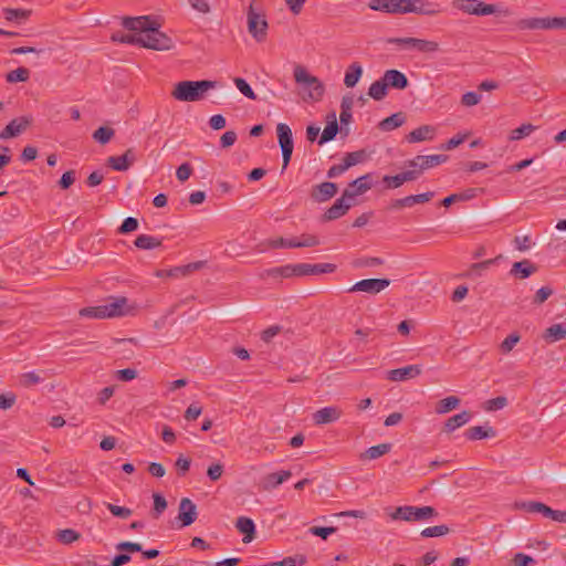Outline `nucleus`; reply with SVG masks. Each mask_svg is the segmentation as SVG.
<instances>
[{
    "label": "nucleus",
    "instance_id": "40",
    "mask_svg": "<svg viewBox=\"0 0 566 566\" xmlns=\"http://www.w3.org/2000/svg\"><path fill=\"white\" fill-rule=\"evenodd\" d=\"M115 130L107 126H102L93 133V138L102 145L107 144L114 136Z\"/></svg>",
    "mask_w": 566,
    "mask_h": 566
},
{
    "label": "nucleus",
    "instance_id": "57",
    "mask_svg": "<svg viewBox=\"0 0 566 566\" xmlns=\"http://www.w3.org/2000/svg\"><path fill=\"white\" fill-rule=\"evenodd\" d=\"M138 228V220L133 217L126 218L120 224L118 232L122 234L133 232Z\"/></svg>",
    "mask_w": 566,
    "mask_h": 566
},
{
    "label": "nucleus",
    "instance_id": "61",
    "mask_svg": "<svg viewBox=\"0 0 566 566\" xmlns=\"http://www.w3.org/2000/svg\"><path fill=\"white\" fill-rule=\"evenodd\" d=\"M280 268V277L283 279H290L293 276H298V268L297 264H286L279 266Z\"/></svg>",
    "mask_w": 566,
    "mask_h": 566
},
{
    "label": "nucleus",
    "instance_id": "63",
    "mask_svg": "<svg viewBox=\"0 0 566 566\" xmlns=\"http://www.w3.org/2000/svg\"><path fill=\"white\" fill-rule=\"evenodd\" d=\"M223 474V465L221 463H213L207 470V475L211 481H218Z\"/></svg>",
    "mask_w": 566,
    "mask_h": 566
},
{
    "label": "nucleus",
    "instance_id": "22",
    "mask_svg": "<svg viewBox=\"0 0 566 566\" xmlns=\"http://www.w3.org/2000/svg\"><path fill=\"white\" fill-rule=\"evenodd\" d=\"M436 127L431 125H422L412 132H410L407 136V140L409 143H420L424 140H432L436 136Z\"/></svg>",
    "mask_w": 566,
    "mask_h": 566
},
{
    "label": "nucleus",
    "instance_id": "13",
    "mask_svg": "<svg viewBox=\"0 0 566 566\" xmlns=\"http://www.w3.org/2000/svg\"><path fill=\"white\" fill-rule=\"evenodd\" d=\"M353 206H355V202L349 200L343 193L342 197L336 199V201L325 211V213L323 214V220H336L343 217Z\"/></svg>",
    "mask_w": 566,
    "mask_h": 566
},
{
    "label": "nucleus",
    "instance_id": "43",
    "mask_svg": "<svg viewBox=\"0 0 566 566\" xmlns=\"http://www.w3.org/2000/svg\"><path fill=\"white\" fill-rule=\"evenodd\" d=\"M133 33L124 34V33H114L112 35V40L114 42L119 43H128V44H137L139 45V41L142 40L139 38V31H132Z\"/></svg>",
    "mask_w": 566,
    "mask_h": 566
},
{
    "label": "nucleus",
    "instance_id": "58",
    "mask_svg": "<svg viewBox=\"0 0 566 566\" xmlns=\"http://www.w3.org/2000/svg\"><path fill=\"white\" fill-rule=\"evenodd\" d=\"M116 549L119 552H125L127 554L143 552L142 545L134 542H120L116 544Z\"/></svg>",
    "mask_w": 566,
    "mask_h": 566
},
{
    "label": "nucleus",
    "instance_id": "7",
    "mask_svg": "<svg viewBox=\"0 0 566 566\" xmlns=\"http://www.w3.org/2000/svg\"><path fill=\"white\" fill-rule=\"evenodd\" d=\"M452 7L467 14L479 17L490 15L496 12L494 4L484 3L479 0H453Z\"/></svg>",
    "mask_w": 566,
    "mask_h": 566
},
{
    "label": "nucleus",
    "instance_id": "41",
    "mask_svg": "<svg viewBox=\"0 0 566 566\" xmlns=\"http://www.w3.org/2000/svg\"><path fill=\"white\" fill-rule=\"evenodd\" d=\"M43 379L40 377L39 374H36L35 371H28V373H23L19 376V384L24 387V388H29V387H32L34 385H38L42 381Z\"/></svg>",
    "mask_w": 566,
    "mask_h": 566
},
{
    "label": "nucleus",
    "instance_id": "38",
    "mask_svg": "<svg viewBox=\"0 0 566 566\" xmlns=\"http://www.w3.org/2000/svg\"><path fill=\"white\" fill-rule=\"evenodd\" d=\"M32 116H21L18 118H13L9 125H13L12 129L14 132V136H19L22 134L31 124H32Z\"/></svg>",
    "mask_w": 566,
    "mask_h": 566
},
{
    "label": "nucleus",
    "instance_id": "44",
    "mask_svg": "<svg viewBox=\"0 0 566 566\" xmlns=\"http://www.w3.org/2000/svg\"><path fill=\"white\" fill-rule=\"evenodd\" d=\"M365 159H366V153H365V150L361 149V150H357V151L347 153L343 159V163L345 164V166L348 169L357 164L363 163Z\"/></svg>",
    "mask_w": 566,
    "mask_h": 566
},
{
    "label": "nucleus",
    "instance_id": "59",
    "mask_svg": "<svg viewBox=\"0 0 566 566\" xmlns=\"http://www.w3.org/2000/svg\"><path fill=\"white\" fill-rule=\"evenodd\" d=\"M513 566H532L536 560L523 553H516L512 559Z\"/></svg>",
    "mask_w": 566,
    "mask_h": 566
},
{
    "label": "nucleus",
    "instance_id": "60",
    "mask_svg": "<svg viewBox=\"0 0 566 566\" xmlns=\"http://www.w3.org/2000/svg\"><path fill=\"white\" fill-rule=\"evenodd\" d=\"M469 136V133H463V134H458L455 136H453L452 138H450L443 146L442 148L444 150H451V149H454L455 147H458L459 145H461Z\"/></svg>",
    "mask_w": 566,
    "mask_h": 566
},
{
    "label": "nucleus",
    "instance_id": "36",
    "mask_svg": "<svg viewBox=\"0 0 566 566\" xmlns=\"http://www.w3.org/2000/svg\"><path fill=\"white\" fill-rule=\"evenodd\" d=\"M460 405V399L457 396H449L441 399L436 406V412L439 415L447 413L455 409Z\"/></svg>",
    "mask_w": 566,
    "mask_h": 566
},
{
    "label": "nucleus",
    "instance_id": "31",
    "mask_svg": "<svg viewBox=\"0 0 566 566\" xmlns=\"http://www.w3.org/2000/svg\"><path fill=\"white\" fill-rule=\"evenodd\" d=\"M361 75H363L361 65L357 62H354L348 66L346 73H345L344 84L347 87H354L358 83Z\"/></svg>",
    "mask_w": 566,
    "mask_h": 566
},
{
    "label": "nucleus",
    "instance_id": "24",
    "mask_svg": "<svg viewBox=\"0 0 566 566\" xmlns=\"http://www.w3.org/2000/svg\"><path fill=\"white\" fill-rule=\"evenodd\" d=\"M516 27L520 30H548L549 17L521 19L516 22Z\"/></svg>",
    "mask_w": 566,
    "mask_h": 566
},
{
    "label": "nucleus",
    "instance_id": "29",
    "mask_svg": "<svg viewBox=\"0 0 566 566\" xmlns=\"http://www.w3.org/2000/svg\"><path fill=\"white\" fill-rule=\"evenodd\" d=\"M405 122H406L405 114L399 112V113H395V114L386 117L385 119H382L379 123L378 127L384 132H390V130L403 125Z\"/></svg>",
    "mask_w": 566,
    "mask_h": 566
},
{
    "label": "nucleus",
    "instance_id": "52",
    "mask_svg": "<svg viewBox=\"0 0 566 566\" xmlns=\"http://www.w3.org/2000/svg\"><path fill=\"white\" fill-rule=\"evenodd\" d=\"M521 337L518 334L513 333L509 335L500 345V349L503 354H509L514 346L520 342Z\"/></svg>",
    "mask_w": 566,
    "mask_h": 566
},
{
    "label": "nucleus",
    "instance_id": "56",
    "mask_svg": "<svg viewBox=\"0 0 566 566\" xmlns=\"http://www.w3.org/2000/svg\"><path fill=\"white\" fill-rule=\"evenodd\" d=\"M482 96L475 92H467L461 97V104L467 107L478 105Z\"/></svg>",
    "mask_w": 566,
    "mask_h": 566
},
{
    "label": "nucleus",
    "instance_id": "45",
    "mask_svg": "<svg viewBox=\"0 0 566 566\" xmlns=\"http://www.w3.org/2000/svg\"><path fill=\"white\" fill-rule=\"evenodd\" d=\"M80 316L103 319L105 318V312L103 311V305L84 307L78 312Z\"/></svg>",
    "mask_w": 566,
    "mask_h": 566
},
{
    "label": "nucleus",
    "instance_id": "53",
    "mask_svg": "<svg viewBox=\"0 0 566 566\" xmlns=\"http://www.w3.org/2000/svg\"><path fill=\"white\" fill-rule=\"evenodd\" d=\"M107 165L116 171L128 170V165L123 156H111L107 158Z\"/></svg>",
    "mask_w": 566,
    "mask_h": 566
},
{
    "label": "nucleus",
    "instance_id": "62",
    "mask_svg": "<svg viewBox=\"0 0 566 566\" xmlns=\"http://www.w3.org/2000/svg\"><path fill=\"white\" fill-rule=\"evenodd\" d=\"M192 174V167L188 163L181 164L176 171L179 181L185 182Z\"/></svg>",
    "mask_w": 566,
    "mask_h": 566
},
{
    "label": "nucleus",
    "instance_id": "64",
    "mask_svg": "<svg viewBox=\"0 0 566 566\" xmlns=\"http://www.w3.org/2000/svg\"><path fill=\"white\" fill-rule=\"evenodd\" d=\"M280 566H302L305 563L304 556H289L277 562Z\"/></svg>",
    "mask_w": 566,
    "mask_h": 566
},
{
    "label": "nucleus",
    "instance_id": "39",
    "mask_svg": "<svg viewBox=\"0 0 566 566\" xmlns=\"http://www.w3.org/2000/svg\"><path fill=\"white\" fill-rule=\"evenodd\" d=\"M30 77V71L27 67H18L6 75L9 83L27 82Z\"/></svg>",
    "mask_w": 566,
    "mask_h": 566
},
{
    "label": "nucleus",
    "instance_id": "49",
    "mask_svg": "<svg viewBox=\"0 0 566 566\" xmlns=\"http://www.w3.org/2000/svg\"><path fill=\"white\" fill-rule=\"evenodd\" d=\"M507 405V399L504 396L489 399L484 402V409L486 411H496L503 409Z\"/></svg>",
    "mask_w": 566,
    "mask_h": 566
},
{
    "label": "nucleus",
    "instance_id": "19",
    "mask_svg": "<svg viewBox=\"0 0 566 566\" xmlns=\"http://www.w3.org/2000/svg\"><path fill=\"white\" fill-rule=\"evenodd\" d=\"M342 413L343 412L338 407H324L313 413V420L315 424L331 423L338 420Z\"/></svg>",
    "mask_w": 566,
    "mask_h": 566
},
{
    "label": "nucleus",
    "instance_id": "48",
    "mask_svg": "<svg viewBox=\"0 0 566 566\" xmlns=\"http://www.w3.org/2000/svg\"><path fill=\"white\" fill-rule=\"evenodd\" d=\"M450 532L449 527L447 525H437L431 526L422 530L421 536L422 537H438L447 535Z\"/></svg>",
    "mask_w": 566,
    "mask_h": 566
},
{
    "label": "nucleus",
    "instance_id": "16",
    "mask_svg": "<svg viewBox=\"0 0 566 566\" xmlns=\"http://www.w3.org/2000/svg\"><path fill=\"white\" fill-rule=\"evenodd\" d=\"M422 367L420 365H408L401 368L391 369L387 373V379L390 381H406L421 375Z\"/></svg>",
    "mask_w": 566,
    "mask_h": 566
},
{
    "label": "nucleus",
    "instance_id": "27",
    "mask_svg": "<svg viewBox=\"0 0 566 566\" xmlns=\"http://www.w3.org/2000/svg\"><path fill=\"white\" fill-rule=\"evenodd\" d=\"M471 419V412L464 410L458 415L450 417L443 426V431L447 433L453 432L455 429L464 426Z\"/></svg>",
    "mask_w": 566,
    "mask_h": 566
},
{
    "label": "nucleus",
    "instance_id": "1",
    "mask_svg": "<svg viewBox=\"0 0 566 566\" xmlns=\"http://www.w3.org/2000/svg\"><path fill=\"white\" fill-rule=\"evenodd\" d=\"M123 27L129 31H139V45L165 51L172 48V40L159 30L158 23L147 15L130 18L126 17L122 22Z\"/></svg>",
    "mask_w": 566,
    "mask_h": 566
},
{
    "label": "nucleus",
    "instance_id": "47",
    "mask_svg": "<svg viewBox=\"0 0 566 566\" xmlns=\"http://www.w3.org/2000/svg\"><path fill=\"white\" fill-rule=\"evenodd\" d=\"M384 264V260L376 256H364L354 261L355 268H373Z\"/></svg>",
    "mask_w": 566,
    "mask_h": 566
},
{
    "label": "nucleus",
    "instance_id": "50",
    "mask_svg": "<svg viewBox=\"0 0 566 566\" xmlns=\"http://www.w3.org/2000/svg\"><path fill=\"white\" fill-rule=\"evenodd\" d=\"M234 84L237 86V88L248 98L250 99H253L255 101L256 99V95L255 93L253 92V90L251 88V86L249 85V83L241 78V77H235L234 78Z\"/></svg>",
    "mask_w": 566,
    "mask_h": 566
},
{
    "label": "nucleus",
    "instance_id": "9",
    "mask_svg": "<svg viewBox=\"0 0 566 566\" xmlns=\"http://www.w3.org/2000/svg\"><path fill=\"white\" fill-rule=\"evenodd\" d=\"M102 305L105 318L125 316L134 310V307L128 305V300L124 296L111 297L107 303Z\"/></svg>",
    "mask_w": 566,
    "mask_h": 566
},
{
    "label": "nucleus",
    "instance_id": "20",
    "mask_svg": "<svg viewBox=\"0 0 566 566\" xmlns=\"http://www.w3.org/2000/svg\"><path fill=\"white\" fill-rule=\"evenodd\" d=\"M439 12L433 4L427 0H407L406 13H417L423 15H434Z\"/></svg>",
    "mask_w": 566,
    "mask_h": 566
},
{
    "label": "nucleus",
    "instance_id": "14",
    "mask_svg": "<svg viewBox=\"0 0 566 566\" xmlns=\"http://www.w3.org/2000/svg\"><path fill=\"white\" fill-rule=\"evenodd\" d=\"M406 1L407 0H371L369 8L386 13H406Z\"/></svg>",
    "mask_w": 566,
    "mask_h": 566
},
{
    "label": "nucleus",
    "instance_id": "11",
    "mask_svg": "<svg viewBox=\"0 0 566 566\" xmlns=\"http://www.w3.org/2000/svg\"><path fill=\"white\" fill-rule=\"evenodd\" d=\"M371 174H366L349 182L348 187L344 190L345 197L356 203V197L367 192L373 187Z\"/></svg>",
    "mask_w": 566,
    "mask_h": 566
},
{
    "label": "nucleus",
    "instance_id": "35",
    "mask_svg": "<svg viewBox=\"0 0 566 566\" xmlns=\"http://www.w3.org/2000/svg\"><path fill=\"white\" fill-rule=\"evenodd\" d=\"M523 507L530 513H541L552 520L554 510L542 502L530 501L523 504Z\"/></svg>",
    "mask_w": 566,
    "mask_h": 566
},
{
    "label": "nucleus",
    "instance_id": "6",
    "mask_svg": "<svg viewBox=\"0 0 566 566\" xmlns=\"http://www.w3.org/2000/svg\"><path fill=\"white\" fill-rule=\"evenodd\" d=\"M387 42L403 50H415L420 53H433L439 50L438 42L417 38H390Z\"/></svg>",
    "mask_w": 566,
    "mask_h": 566
},
{
    "label": "nucleus",
    "instance_id": "3",
    "mask_svg": "<svg viewBox=\"0 0 566 566\" xmlns=\"http://www.w3.org/2000/svg\"><path fill=\"white\" fill-rule=\"evenodd\" d=\"M438 516V512L432 506H398L391 514L392 520H400L407 522H422L429 521Z\"/></svg>",
    "mask_w": 566,
    "mask_h": 566
},
{
    "label": "nucleus",
    "instance_id": "55",
    "mask_svg": "<svg viewBox=\"0 0 566 566\" xmlns=\"http://www.w3.org/2000/svg\"><path fill=\"white\" fill-rule=\"evenodd\" d=\"M57 537L61 543L71 544V543L75 542L76 539H78L80 534L77 532H75L74 530L66 528V530L60 531L57 534Z\"/></svg>",
    "mask_w": 566,
    "mask_h": 566
},
{
    "label": "nucleus",
    "instance_id": "32",
    "mask_svg": "<svg viewBox=\"0 0 566 566\" xmlns=\"http://www.w3.org/2000/svg\"><path fill=\"white\" fill-rule=\"evenodd\" d=\"M390 450H391L390 443H380L377 446H373L360 454V459L361 460H375V459H378V458L387 454Z\"/></svg>",
    "mask_w": 566,
    "mask_h": 566
},
{
    "label": "nucleus",
    "instance_id": "33",
    "mask_svg": "<svg viewBox=\"0 0 566 566\" xmlns=\"http://www.w3.org/2000/svg\"><path fill=\"white\" fill-rule=\"evenodd\" d=\"M544 339L554 343L566 337V324H554L546 328Z\"/></svg>",
    "mask_w": 566,
    "mask_h": 566
},
{
    "label": "nucleus",
    "instance_id": "21",
    "mask_svg": "<svg viewBox=\"0 0 566 566\" xmlns=\"http://www.w3.org/2000/svg\"><path fill=\"white\" fill-rule=\"evenodd\" d=\"M382 78L387 87L405 90L409 85L407 76L398 70H387Z\"/></svg>",
    "mask_w": 566,
    "mask_h": 566
},
{
    "label": "nucleus",
    "instance_id": "51",
    "mask_svg": "<svg viewBox=\"0 0 566 566\" xmlns=\"http://www.w3.org/2000/svg\"><path fill=\"white\" fill-rule=\"evenodd\" d=\"M153 499H154V509H153V514H154V517H159L164 511L167 509V501L166 499L159 494V493H154L153 494Z\"/></svg>",
    "mask_w": 566,
    "mask_h": 566
},
{
    "label": "nucleus",
    "instance_id": "46",
    "mask_svg": "<svg viewBox=\"0 0 566 566\" xmlns=\"http://www.w3.org/2000/svg\"><path fill=\"white\" fill-rule=\"evenodd\" d=\"M535 130V126L532 124H523L520 127L513 129L510 135L511 140H520Z\"/></svg>",
    "mask_w": 566,
    "mask_h": 566
},
{
    "label": "nucleus",
    "instance_id": "4",
    "mask_svg": "<svg viewBox=\"0 0 566 566\" xmlns=\"http://www.w3.org/2000/svg\"><path fill=\"white\" fill-rule=\"evenodd\" d=\"M294 78L297 84H301L308 91V97L314 101H318L323 97L325 87L322 81L310 74L307 70L302 65L294 67Z\"/></svg>",
    "mask_w": 566,
    "mask_h": 566
},
{
    "label": "nucleus",
    "instance_id": "34",
    "mask_svg": "<svg viewBox=\"0 0 566 566\" xmlns=\"http://www.w3.org/2000/svg\"><path fill=\"white\" fill-rule=\"evenodd\" d=\"M135 247L142 250H151L161 245V241L148 234H139L134 242Z\"/></svg>",
    "mask_w": 566,
    "mask_h": 566
},
{
    "label": "nucleus",
    "instance_id": "30",
    "mask_svg": "<svg viewBox=\"0 0 566 566\" xmlns=\"http://www.w3.org/2000/svg\"><path fill=\"white\" fill-rule=\"evenodd\" d=\"M464 434L469 440H481L494 437L495 431L491 427L474 426L469 428Z\"/></svg>",
    "mask_w": 566,
    "mask_h": 566
},
{
    "label": "nucleus",
    "instance_id": "15",
    "mask_svg": "<svg viewBox=\"0 0 566 566\" xmlns=\"http://www.w3.org/2000/svg\"><path fill=\"white\" fill-rule=\"evenodd\" d=\"M178 520L182 527L191 525L197 520V506L190 499L182 497L180 500Z\"/></svg>",
    "mask_w": 566,
    "mask_h": 566
},
{
    "label": "nucleus",
    "instance_id": "18",
    "mask_svg": "<svg viewBox=\"0 0 566 566\" xmlns=\"http://www.w3.org/2000/svg\"><path fill=\"white\" fill-rule=\"evenodd\" d=\"M298 276L317 275L323 273H333L336 265L332 263L307 264L297 263Z\"/></svg>",
    "mask_w": 566,
    "mask_h": 566
},
{
    "label": "nucleus",
    "instance_id": "17",
    "mask_svg": "<svg viewBox=\"0 0 566 566\" xmlns=\"http://www.w3.org/2000/svg\"><path fill=\"white\" fill-rule=\"evenodd\" d=\"M338 191V187L335 182L325 181L316 185L311 190V198L315 202H325L332 199Z\"/></svg>",
    "mask_w": 566,
    "mask_h": 566
},
{
    "label": "nucleus",
    "instance_id": "25",
    "mask_svg": "<svg viewBox=\"0 0 566 566\" xmlns=\"http://www.w3.org/2000/svg\"><path fill=\"white\" fill-rule=\"evenodd\" d=\"M235 527L241 534L244 535V543H250L255 537V524L251 518L240 516L235 522Z\"/></svg>",
    "mask_w": 566,
    "mask_h": 566
},
{
    "label": "nucleus",
    "instance_id": "12",
    "mask_svg": "<svg viewBox=\"0 0 566 566\" xmlns=\"http://www.w3.org/2000/svg\"><path fill=\"white\" fill-rule=\"evenodd\" d=\"M448 156L446 155H418L413 159L409 160L407 166L410 168H417L422 174L423 170L439 166L446 163Z\"/></svg>",
    "mask_w": 566,
    "mask_h": 566
},
{
    "label": "nucleus",
    "instance_id": "37",
    "mask_svg": "<svg viewBox=\"0 0 566 566\" xmlns=\"http://www.w3.org/2000/svg\"><path fill=\"white\" fill-rule=\"evenodd\" d=\"M387 88L388 87L381 77L380 80L371 83L368 88V95L376 101H381L387 95Z\"/></svg>",
    "mask_w": 566,
    "mask_h": 566
},
{
    "label": "nucleus",
    "instance_id": "54",
    "mask_svg": "<svg viewBox=\"0 0 566 566\" xmlns=\"http://www.w3.org/2000/svg\"><path fill=\"white\" fill-rule=\"evenodd\" d=\"M106 507L114 516L119 518H128L133 514V511L130 509L118 506L112 503H106Z\"/></svg>",
    "mask_w": 566,
    "mask_h": 566
},
{
    "label": "nucleus",
    "instance_id": "10",
    "mask_svg": "<svg viewBox=\"0 0 566 566\" xmlns=\"http://www.w3.org/2000/svg\"><path fill=\"white\" fill-rule=\"evenodd\" d=\"M390 284L388 279H365L355 283L348 289V292H364L367 294H378Z\"/></svg>",
    "mask_w": 566,
    "mask_h": 566
},
{
    "label": "nucleus",
    "instance_id": "23",
    "mask_svg": "<svg viewBox=\"0 0 566 566\" xmlns=\"http://www.w3.org/2000/svg\"><path fill=\"white\" fill-rule=\"evenodd\" d=\"M537 271V266L530 260L525 259L518 262H514L510 274L518 279H527Z\"/></svg>",
    "mask_w": 566,
    "mask_h": 566
},
{
    "label": "nucleus",
    "instance_id": "5",
    "mask_svg": "<svg viewBox=\"0 0 566 566\" xmlns=\"http://www.w3.org/2000/svg\"><path fill=\"white\" fill-rule=\"evenodd\" d=\"M247 20L249 33L255 39V41L263 42L268 35V21L265 14L253 4H250Z\"/></svg>",
    "mask_w": 566,
    "mask_h": 566
},
{
    "label": "nucleus",
    "instance_id": "26",
    "mask_svg": "<svg viewBox=\"0 0 566 566\" xmlns=\"http://www.w3.org/2000/svg\"><path fill=\"white\" fill-rule=\"evenodd\" d=\"M326 118H327V125L325 126V128L321 135V138L318 140L319 145H323L327 142L333 140L339 130L335 113L328 114Z\"/></svg>",
    "mask_w": 566,
    "mask_h": 566
},
{
    "label": "nucleus",
    "instance_id": "8",
    "mask_svg": "<svg viewBox=\"0 0 566 566\" xmlns=\"http://www.w3.org/2000/svg\"><path fill=\"white\" fill-rule=\"evenodd\" d=\"M276 135L279 139V145L282 150V157H283V166L282 169L284 170L290 161L293 154V135L290 126L284 123H280L276 126Z\"/></svg>",
    "mask_w": 566,
    "mask_h": 566
},
{
    "label": "nucleus",
    "instance_id": "28",
    "mask_svg": "<svg viewBox=\"0 0 566 566\" xmlns=\"http://www.w3.org/2000/svg\"><path fill=\"white\" fill-rule=\"evenodd\" d=\"M291 475V471L287 470L270 473L264 478V488L268 490L275 489L283 482L289 480Z\"/></svg>",
    "mask_w": 566,
    "mask_h": 566
},
{
    "label": "nucleus",
    "instance_id": "2",
    "mask_svg": "<svg viewBox=\"0 0 566 566\" xmlns=\"http://www.w3.org/2000/svg\"><path fill=\"white\" fill-rule=\"evenodd\" d=\"M217 82L209 80L181 81L175 84L171 96L179 102L201 101L209 90L216 88Z\"/></svg>",
    "mask_w": 566,
    "mask_h": 566
},
{
    "label": "nucleus",
    "instance_id": "42",
    "mask_svg": "<svg viewBox=\"0 0 566 566\" xmlns=\"http://www.w3.org/2000/svg\"><path fill=\"white\" fill-rule=\"evenodd\" d=\"M3 15L7 21H20L25 20L30 15V11L23 9H3Z\"/></svg>",
    "mask_w": 566,
    "mask_h": 566
}]
</instances>
